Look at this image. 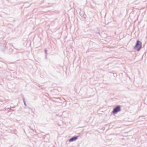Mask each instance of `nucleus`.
Returning a JSON list of instances; mask_svg holds the SVG:
<instances>
[{
    "label": "nucleus",
    "instance_id": "obj_1",
    "mask_svg": "<svg viewBox=\"0 0 147 147\" xmlns=\"http://www.w3.org/2000/svg\"><path fill=\"white\" fill-rule=\"evenodd\" d=\"M142 43L138 40H137V43L134 47V48L135 50L137 51H139L142 47Z\"/></svg>",
    "mask_w": 147,
    "mask_h": 147
},
{
    "label": "nucleus",
    "instance_id": "obj_2",
    "mask_svg": "<svg viewBox=\"0 0 147 147\" xmlns=\"http://www.w3.org/2000/svg\"><path fill=\"white\" fill-rule=\"evenodd\" d=\"M3 47H4V49H1V50L2 51L4 52L9 55L12 53L13 51V50L12 49H9L8 51L7 48L5 45H4Z\"/></svg>",
    "mask_w": 147,
    "mask_h": 147
},
{
    "label": "nucleus",
    "instance_id": "obj_3",
    "mask_svg": "<svg viewBox=\"0 0 147 147\" xmlns=\"http://www.w3.org/2000/svg\"><path fill=\"white\" fill-rule=\"evenodd\" d=\"M120 111V107L119 106H117L113 110V112L114 114H116Z\"/></svg>",
    "mask_w": 147,
    "mask_h": 147
},
{
    "label": "nucleus",
    "instance_id": "obj_4",
    "mask_svg": "<svg viewBox=\"0 0 147 147\" xmlns=\"http://www.w3.org/2000/svg\"><path fill=\"white\" fill-rule=\"evenodd\" d=\"M77 138L78 137L77 136L73 137L69 140V141L70 142H71L73 141H75L76 140Z\"/></svg>",
    "mask_w": 147,
    "mask_h": 147
},
{
    "label": "nucleus",
    "instance_id": "obj_5",
    "mask_svg": "<svg viewBox=\"0 0 147 147\" xmlns=\"http://www.w3.org/2000/svg\"><path fill=\"white\" fill-rule=\"evenodd\" d=\"M22 100H23V101L24 105H25V106L26 107V103L25 102V99H24V97H22Z\"/></svg>",
    "mask_w": 147,
    "mask_h": 147
}]
</instances>
